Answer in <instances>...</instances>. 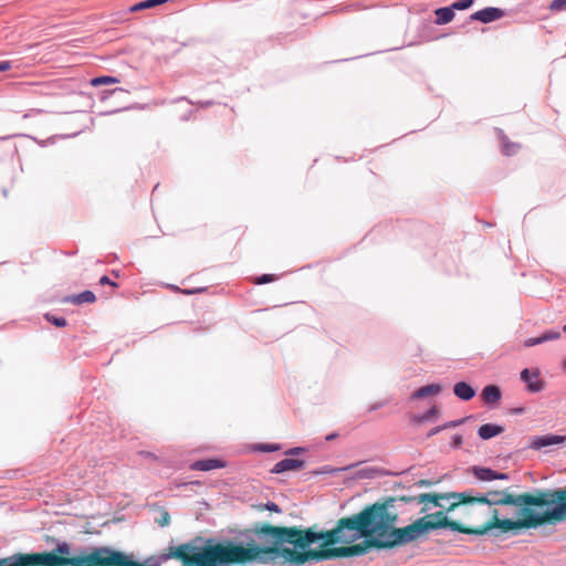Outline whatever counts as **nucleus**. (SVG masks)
Returning a JSON list of instances; mask_svg holds the SVG:
<instances>
[{"label":"nucleus","instance_id":"9d476101","mask_svg":"<svg viewBox=\"0 0 566 566\" xmlns=\"http://www.w3.org/2000/svg\"><path fill=\"white\" fill-rule=\"evenodd\" d=\"M503 14L504 13L501 9L489 7V8H485V9L474 12L471 15V19L475 20V21L483 22V23H489V22L501 19L503 17Z\"/></svg>","mask_w":566,"mask_h":566},{"label":"nucleus","instance_id":"ddd939ff","mask_svg":"<svg viewBox=\"0 0 566 566\" xmlns=\"http://www.w3.org/2000/svg\"><path fill=\"white\" fill-rule=\"evenodd\" d=\"M504 427L503 426H499V424H493V423H485V424H482L479 430H478V434L481 439L483 440H489L493 437H496L501 433L504 432Z\"/></svg>","mask_w":566,"mask_h":566},{"label":"nucleus","instance_id":"393cba45","mask_svg":"<svg viewBox=\"0 0 566 566\" xmlns=\"http://www.w3.org/2000/svg\"><path fill=\"white\" fill-rule=\"evenodd\" d=\"M548 8L552 12L564 11L566 10V0H552Z\"/></svg>","mask_w":566,"mask_h":566},{"label":"nucleus","instance_id":"bb28decb","mask_svg":"<svg viewBox=\"0 0 566 566\" xmlns=\"http://www.w3.org/2000/svg\"><path fill=\"white\" fill-rule=\"evenodd\" d=\"M559 336H560L559 332L547 331L543 335H541L539 337L542 338L543 343H545V342H548V340L557 339V338H559Z\"/></svg>","mask_w":566,"mask_h":566},{"label":"nucleus","instance_id":"c756f323","mask_svg":"<svg viewBox=\"0 0 566 566\" xmlns=\"http://www.w3.org/2000/svg\"><path fill=\"white\" fill-rule=\"evenodd\" d=\"M518 146L514 143H505L503 145V151L505 155L511 156L517 151Z\"/></svg>","mask_w":566,"mask_h":566},{"label":"nucleus","instance_id":"7ed1b4c3","mask_svg":"<svg viewBox=\"0 0 566 566\" xmlns=\"http://www.w3.org/2000/svg\"><path fill=\"white\" fill-rule=\"evenodd\" d=\"M515 496L526 497L527 501L511 504L517 509V518H494V525L500 526L502 534L566 521V489L536 490Z\"/></svg>","mask_w":566,"mask_h":566},{"label":"nucleus","instance_id":"f03ea898","mask_svg":"<svg viewBox=\"0 0 566 566\" xmlns=\"http://www.w3.org/2000/svg\"><path fill=\"white\" fill-rule=\"evenodd\" d=\"M268 544L260 545L254 539L243 544L232 539L213 542L208 539L203 547L188 542L177 547H168L159 555L148 557L139 566H245L271 564Z\"/></svg>","mask_w":566,"mask_h":566},{"label":"nucleus","instance_id":"c85d7f7f","mask_svg":"<svg viewBox=\"0 0 566 566\" xmlns=\"http://www.w3.org/2000/svg\"><path fill=\"white\" fill-rule=\"evenodd\" d=\"M275 280H276V276L273 274H263V275L256 277L254 283L255 284H265V283L273 282Z\"/></svg>","mask_w":566,"mask_h":566},{"label":"nucleus","instance_id":"9b49d317","mask_svg":"<svg viewBox=\"0 0 566 566\" xmlns=\"http://www.w3.org/2000/svg\"><path fill=\"white\" fill-rule=\"evenodd\" d=\"M224 467L226 463L220 459H203L191 463L190 469L196 471H211Z\"/></svg>","mask_w":566,"mask_h":566},{"label":"nucleus","instance_id":"aec40b11","mask_svg":"<svg viewBox=\"0 0 566 566\" xmlns=\"http://www.w3.org/2000/svg\"><path fill=\"white\" fill-rule=\"evenodd\" d=\"M439 410L436 406H432L426 413L423 415H413L410 418L411 423L420 424L426 421H430L433 418H437Z\"/></svg>","mask_w":566,"mask_h":566},{"label":"nucleus","instance_id":"e433bc0d","mask_svg":"<svg viewBox=\"0 0 566 566\" xmlns=\"http://www.w3.org/2000/svg\"><path fill=\"white\" fill-rule=\"evenodd\" d=\"M301 451H302V449H301V448H294V449H291L287 453H289V454H297V453H300Z\"/></svg>","mask_w":566,"mask_h":566},{"label":"nucleus","instance_id":"4be33fe9","mask_svg":"<svg viewBox=\"0 0 566 566\" xmlns=\"http://www.w3.org/2000/svg\"><path fill=\"white\" fill-rule=\"evenodd\" d=\"M119 83V80L114 76H98L91 80L90 84L94 87L101 86V85H112Z\"/></svg>","mask_w":566,"mask_h":566},{"label":"nucleus","instance_id":"7c9ffc66","mask_svg":"<svg viewBox=\"0 0 566 566\" xmlns=\"http://www.w3.org/2000/svg\"><path fill=\"white\" fill-rule=\"evenodd\" d=\"M542 343H543V340L541 337H532V338H528L525 340L524 346L532 347V346H535V345H538Z\"/></svg>","mask_w":566,"mask_h":566},{"label":"nucleus","instance_id":"5701e85b","mask_svg":"<svg viewBox=\"0 0 566 566\" xmlns=\"http://www.w3.org/2000/svg\"><path fill=\"white\" fill-rule=\"evenodd\" d=\"M463 421H464V420L451 421V422L446 423V424H443V426L436 427V428H433V429H431V430L429 431L428 437H432V436H434V434L439 433V432H440L441 430H443V429H447V428H450V427H455V426H458V424L462 423Z\"/></svg>","mask_w":566,"mask_h":566},{"label":"nucleus","instance_id":"6e6552de","mask_svg":"<svg viewBox=\"0 0 566 566\" xmlns=\"http://www.w3.org/2000/svg\"><path fill=\"white\" fill-rule=\"evenodd\" d=\"M539 370L534 369H523L521 371V379L526 382L527 389L531 392H539L544 389V381L539 377Z\"/></svg>","mask_w":566,"mask_h":566},{"label":"nucleus","instance_id":"a878e982","mask_svg":"<svg viewBox=\"0 0 566 566\" xmlns=\"http://www.w3.org/2000/svg\"><path fill=\"white\" fill-rule=\"evenodd\" d=\"M45 318L51 322L56 327H64L66 326V319L64 317H55L50 314L45 315Z\"/></svg>","mask_w":566,"mask_h":566},{"label":"nucleus","instance_id":"cd10ccee","mask_svg":"<svg viewBox=\"0 0 566 566\" xmlns=\"http://www.w3.org/2000/svg\"><path fill=\"white\" fill-rule=\"evenodd\" d=\"M160 526H167L170 523V514L167 511H161L160 516L156 520Z\"/></svg>","mask_w":566,"mask_h":566},{"label":"nucleus","instance_id":"39448f33","mask_svg":"<svg viewBox=\"0 0 566 566\" xmlns=\"http://www.w3.org/2000/svg\"><path fill=\"white\" fill-rule=\"evenodd\" d=\"M452 496L453 502L449 504L447 511H454L458 507H461L462 515L467 523L450 520L446 516L443 511H440L441 518L446 522L444 528H450L462 534L479 536L485 535L493 530L500 531V526L494 525V518L502 520L499 511L490 513L486 505L475 501L476 495H473L472 492H461L460 494Z\"/></svg>","mask_w":566,"mask_h":566},{"label":"nucleus","instance_id":"c9c22d12","mask_svg":"<svg viewBox=\"0 0 566 566\" xmlns=\"http://www.w3.org/2000/svg\"><path fill=\"white\" fill-rule=\"evenodd\" d=\"M265 507H266L268 510L273 511V512H276V513H280V512H281V510H280L279 505H277V504H275L274 502H269V503L265 505Z\"/></svg>","mask_w":566,"mask_h":566},{"label":"nucleus","instance_id":"412c9836","mask_svg":"<svg viewBox=\"0 0 566 566\" xmlns=\"http://www.w3.org/2000/svg\"><path fill=\"white\" fill-rule=\"evenodd\" d=\"M169 0H145L138 3H135L129 8V12H137L146 9H151L157 6L164 4L168 2Z\"/></svg>","mask_w":566,"mask_h":566},{"label":"nucleus","instance_id":"f257e3e1","mask_svg":"<svg viewBox=\"0 0 566 566\" xmlns=\"http://www.w3.org/2000/svg\"><path fill=\"white\" fill-rule=\"evenodd\" d=\"M382 521L378 500L359 513L339 518L329 531L316 532L313 527L302 530L268 523H258L251 531L261 543L268 544V548H273L270 553L271 564L283 558L292 565H305L364 554L382 530Z\"/></svg>","mask_w":566,"mask_h":566},{"label":"nucleus","instance_id":"72a5a7b5","mask_svg":"<svg viewBox=\"0 0 566 566\" xmlns=\"http://www.w3.org/2000/svg\"><path fill=\"white\" fill-rule=\"evenodd\" d=\"M384 406H385L384 401H378V402L369 405L368 408H367V411L368 412H373V411H375V410H377V409H379V408H381Z\"/></svg>","mask_w":566,"mask_h":566},{"label":"nucleus","instance_id":"58836bf2","mask_svg":"<svg viewBox=\"0 0 566 566\" xmlns=\"http://www.w3.org/2000/svg\"><path fill=\"white\" fill-rule=\"evenodd\" d=\"M563 331L566 333V325L563 326Z\"/></svg>","mask_w":566,"mask_h":566},{"label":"nucleus","instance_id":"6ab92c4d","mask_svg":"<svg viewBox=\"0 0 566 566\" xmlns=\"http://www.w3.org/2000/svg\"><path fill=\"white\" fill-rule=\"evenodd\" d=\"M66 301L73 304L94 303L96 296L92 291H84L80 294L66 297Z\"/></svg>","mask_w":566,"mask_h":566},{"label":"nucleus","instance_id":"f8f14e48","mask_svg":"<svg viewBox=\"0 0 566 566\" xmlns=\"http://www.w3.org/2000/svg\"><path fill=\"white\" fill-rule=\"evenodd\" d=\"M304 467L303 460L297 459H283L280 462H277L274 468L272 469L273 473H282L285 471H296Z\"/></svg>","mask_w":566,"mask_h":566},{"label":"nucleus","instance_id":"473e14b6","mask_svg":"<svg viewBox=\"0 0 566 566\" xmlns=\"http://www.w3.org/2000/svg\"><path fill=\"white\" fill-rule=\"evenodd\" d=\"M99 283H101L102 285H104V284H109V285H111V286H113V287H117V286H118L116 282L111 281V280H109V277H108V276H106V275H104V276H102V277L99 279Z\"/></svg>","mask_w":566,"mask_h":566},{"label":"nucleus","instance_id":"423d86ee","mask_svg":"<svg viewBox=\"0 0 566 566\" xmlns=\"http://www.w3.org/2000/svg\"><path fill=\"white\" fill-rule=\"evenodd\" d=\"M507 490H488L482 494H478L475 501L489 507V512L499 511L497 506H506L511 504H518L520 502L527 501L526 497L515 496Z\"/></svg>","mask_w":566,"mask_h":566},{"label":"nucleus","instance_id":"2f4dec72","mask_svg":"<svg viewBox=\"0 0 566 566\" xmlns=\"http://www.w3.org/2000/svg\"><path fill=\"white\" fill-rule=\"evenodd\" d=\"M12 69L11 61H0V72H6Z\"/></svg>","mask_w":566,"mask_h":566},{"label":"nucleus","instance_id":"a211bd4d","mask_svg":"<svg viewBox=\"0 0 566 566\" xmlns=\"http://www.w3.org/2000/svg\"><path fill=\"white\" fill-rule=\"evenodd\" d=\"M441 389V386L437 384L422 386L412 394V399H421L427 396L438 395Z\"/></svg>","mask_w":566,"mask_h":566},{"label":"nucleus","instance_id":"b1692460","mask_svg":"<svg viewBox=\"0 0 566 566\" xmlns=\"http://www.w3.org/2000/svg\"><path fill=\"white\" fill-rule=\"evenodd\" d=\"M474 0H458L451 4L452 10H465L473 4Z\"/></svg>","mask_w":566,"mask_h":566},{"label":"nucleus","instance_id":"1a4fd4ad","mask_svg":"<svg viewBox=\"0 0 566 566\" xmlns=\"http://www.w3.org/2000/svg\"><path fill=\"white\" fill-rule=\"evenodd\" d=\"M472 474L480 481H492V480H509V474L496 472L490 468L473 467Z\"/></svg>","mask_w":566,"mask_h":566},{"label":"nucleus","instance_id":"4c0bfd02","mask_svg":"<svg viewBox=\"0 0 566 566\" xmlns=\"http://www.w3.org/2000/svg\"><path fill=\"white\" fill-rule=\"evenodd\" d=\"M563 367L566 370V359L563 361Z\"/></svg>","mask_w":566,"mask_h":566},{"label":"nucleus","instance_id":"4468645a","mask_svg":"<svg viewBox=\"0 0 566 566\" xmlns=\"http://www.w3.org/2000/svg\"><path fill=\"white\" fill-rule=\"evenodd\" d=\"M564 440H565L564 437L555 436V434L537 437L533 440L532 447L534 449H541V448L553 446V444H559V443L564 442Z\"/></svg>","mask_w":566,"mask_h":566},{"label":"nucleus","instance_id":"2eb2a0df","mask_svg":"<svg viewBox=\"0 0 566 566\" xmlns=\"http://www.w3.org/2000/svg\"><path fill=\"white\" fill-rule=\"evenodd\" d=\"M454 395L462 400H470L474 397L475 390L465 381H459L453 388Z\"/></svg>","mask_w":566,"mask_h":566},{"label":"nucleus","instance_id":"0eeeda50","mask_svg":"<svg viewBox=\"0 0 566 566\" xmlns=\"http://www.w3.org/2000/svg\"><path fill=\"white\" fill-rule=\"evenodd\" d=\"M461 492H449V493H423L418 496H412L411 502H417L418 504L423 503L424 506L421 509V513H424L429 510L428 504H432L433 506L441 507L447 515L451 511H447V507L451 502H453L452 495H458Z\"/></svg>","mask_w":566,"mask_h":566},{"label":"nucleus","instance_id":"20e7f679","mask_svg":"<svg viewBox=\"0 0 566 566\" xmlns=\"http://www.w3.org/2000/svg\"><path fill=\"white\" fill-rule=\"evenodd\" d=\"M412 499L402 495L386 496L379 500V511L384 517V527L378 532V537L370 542V547L390 549L411 543L431 531L444 528L446 522L442 521L440 511L426 514L405 527H396L399 515L402 513L401 506L410 503Z\"/></svg>","mask_w":566,"mask_h":566},{"label":"nucleus","instance_id":"f704fd0d","mask_svg":"<svg viewBox=\"0 0 566 566\" xmlns=\"http://www.w3.org/2000/svg\"><path fill=\"white\" fill-rule=\"evenodd\" d=\"M462 442H463V439L461 436L457 434L453 437L452 439V444L455 447V448H460L462 446Z\"/></svg>","mask_w":566,"mask_h":566},{"label":"nucleus","instance_id":"dca6fc26","mask_svg":"<svg viewBox=\"0 0 566 566\" xmlns=\"http://www.w3.org/2000/svg\"><path fill=\"white\" fill-rule=\"evenodd\" d=\"M501 396V390L495 385H488L482 390V398L486 403H496Z\"/></svg>","mask_w":566,"mask_h":566},{"label":"nucleus","instance_id":"f3484780","mask_svg":"<svg viewBox=\"0 0 566 566\" xmlns=\"http://www.w3.org/2000/svg\"><path fill=\"white\" fill-rule=\"evenodd\" d=\"M436 24L442 25L451 22L454 19V11L450 7H443L434 10Z\"/></svg>","mask_w":566,"mask_h":566}]
</instances>
